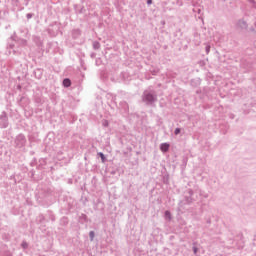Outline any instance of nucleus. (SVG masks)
<instances>
[{"label": "nucleus", "instance_id": "1", "mask_svg": "<svg viewBox=\"0 0 256 256\" xmlns=\"http://www.w3.org/2000/svg\"><path fill=\"white\" fill-rule=\"evenodd\" d=\"M169 147H171L169 143H162L160 145V151H162V153H167V151H169Z\"/></svg>", "mask_w": 256, "mask_h": 256}, {"label": "nucleus", "instance_id": "2", "mask_svg": "<svg viewBox=\"0 0 256 256\" xmlns=\"http://www.w3.org/2000/svg\"><path fill=\"white\" fill-rule=\"evenodd\" d=\"M145 101H148L149 103L155 101V96H153V94L147 93L145 95Z\"/></svg>", "mask_w": 256, "mask_h": 256}, {"label": "nucleus", "instance_id": "3", "mask_svg": "<svg viewBox=\"0 0 256 256\" xmlns=\"http://www.w3.org/2000/svg\"><path fill=\"white\" fill-rule=\"evenodd\" d=\"M64 87H71V80L66 78L63 80Z\"/></svg>", "mask_w": 256, "mask_h": 256}, {"label": "nucleus", "instance_id": "4", "mask_svg": "<svg viewBox=\"0 0 256 256\" xmlns=\"http://www.w3.org/2000/svg\"><path fill=\"white\" fill-rule=\"evenodd\" d=\"M98 155L101 157L102 163H105V154H103L102 152H100V153H98Z\"/></svg>", "mask_w": 256, "mask_h": 256}, {"label": "nucleus", "instance_id": "5", "mask_svg": "<svg viewBox=\"0 0 256 256\" xmlns=\"http://www.w3.org/2000/svg\"><path fill=\"white\" fill-rule=\"evenodd\" d=\"M89 235H90L91 241H93V239H95V232L91 231V232L89 233Z\"/></svg>", "mask_w": 256, "mask_h": 256}, {"label": "nucleus", "instance_id": "6", "mask_svg": "<svg viewBox=\"0 0 256 256\" xmlns=\"http://www.w3.org/2000/svg\"><path fill=\"white\" fill-rule=\"evenodd\" d=\"M174 133H175V135H179L181 133V129L176 128Z\"/></svg>", "mask_w": 256, "mask_h": 256}, {"label": "nucleus", "instance_id": "7", "mask_svg": "<svg viewBox=\"0 0 256 256\" xmlns=\"http://www.w3.org/2000/svg\"><path fill=\"white\" fill-rule=\"evenodd\" d=\"M165 215H166V217H168V219H171V212L166 211V212H165Z\"/></svg>", "mask_w": 256, "mask_h": 256}, {"label": "nucleus", "instance_id": "8", "mask_svg": "<svg viewBox=\"0 0 256 256\" xmlns=\"http://www.w3.org/2000/svg\"><path fill=\"white\" fill-rule=\"evenodd\" d=\"M147 3L148 5H151L153 3V0H148Z\"/></svg>", "mask_w": 256, "mask_h": 256}, {"label": "nucleus", "instance_id": "9", "mask_svg": "<svg viewBox=\"0 0 256 256\" xmlns=\"http://www.w3.org/2000/svg\"><path fill=\"white\" fill-rule=\"evenodd\" d=\"M194 253H197V249H194Z\"/></svg>", "mask_w": 256, "mask_h": 256}]
</instances>
